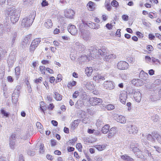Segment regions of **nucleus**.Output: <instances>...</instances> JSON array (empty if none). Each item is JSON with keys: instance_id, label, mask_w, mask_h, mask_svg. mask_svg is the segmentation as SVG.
I'll return each instance as SVG.
<instances>
[{"instance_id": "nucleus-33", "label": "nucleus", "mask_w": 161, "mask_h": 161, "mask_svg": "<svg viewBox=\"0 0 161 161\" xmlns=\"http://www.w3.org/2000/svg\"><path fill=\"white\" fill-rule=\"evenodd\" d=\"M94 147L96 148L97 150L99 151H101L104 149L106 147V146L104 145H95Z\"/></svg>"}, {"instance_id": "nucleus-22", "label": "nucleus", "mask_w": 161, "mask_h": 161, "mask_svg": "<svg viewBox=\"0 0 161 161\" xmlns=\"http://www.w3.org/2000/svg\"><path fill=\"white\" fill-rule=\"evenodd\" d=\"M81 34L82 38L85 41L88 40L90 38V33L87 31H84L83 32H81Z\"/></svg>"}, {"instance_id": "nucleus-1", "label": "nucleus", "mask_w": 161, "mask_h": 161, "mask_svg": "<svg viewBox=\"0 0 161 161\" xmlns=\"http://www.w3.org/2000/svg\"><path fill=\"white\" fill-rule=\"evenodd\" d=\"M4 13L6 16L9 18L13 24H15L18 21L20 14L14 7L7 8L5 10Z\"/></svg>"}, {"instance_id": "nucleus-29", "label": "nucleus", "mask_w": 161, "mask_h": 161, "mask_svg": "<svg viewBox=\"0 0 161 161\" xmlns=\"http://www.w3.org/2000/svg\"><path fill=\"white\" fill-rule=\"evenodd\" d=\"M115 58V55L114 54H111L107 55V54L106 55L105 57L104 60L106 61H109L110 59H114Z\"/></svg>"}, {"instance_id": "nucleus-8", "label": "nucleus", "mask_w": 161, "mask_h": 161, "mask_svg": "<svg viewBox=\"0 0 161 161\" xmlns=\"http://www.w3.org/2000/svg\"><path fill=\"white\" fill-rule=\"evenodd\" d=\"M103 86L105 88L108 90H113L115 87L114 83L112 81H106Z\"/></svg>"}, {"instance_id": "nucleus-59", "label": "nucleus", "mask_w": 161, "mask_h": 161, "mask_svg": "<svg viewBox=\"0 0 161 161\" xmlns=\"http://www.w3.org/2000/svg\"><path fill=\"white\" fill-rule=\"evenodd\" d=\"M1 114L3 115V116L8 117L9 116V113L8 112H6V111H1Z\"/></svg>"}, {"instance_id": "nucleus-23", "label": "nucleus", "mask_w": 161, "mask_h": 161, "mask_svg": "<svg viewBox=\"0 0 161 161\" xmlns=\"http://www.w3.org/2000/svg\"><path fill=\"white\" fill-rule=\"evenodd\" d=\"M134 97L136 101L138 102H139L141 99V94L139 92H136L134 93Z\"/></svg>"}, {"instance_id": "nucleus-58", "label": "nucleus", "mask_w": 161, "mask_h": 161, "mask_svg": "<svg viewBox=\"0 0 161 161\" xmlns=\"http://www.w3.org/2000/svg\"><path fill=\"white\" fill-rule=\"evenodd\" d=\"M44 146L43 145L41 144L40 146V152L41 153H43L44 152V150L43 149Z\"/></svg>"}, {"instance_id": "nucleus-6", "label": "nucleus", "mask_w": 161, "mask_h": 161, "mask_svg": "<svg viewBox=\"0 0 161 161\" xmlns=\"http://www.w3.org/2000/svg\"><path fill=\"white\" fill-rule=\"evenodd\" d=\"M11 29V27L9 25L0 24V36H3L6 32L10 31Z\"/></svg>"}, {"instance_id": "nucleus-62", "label": "nucleus", "mask_w": 161, "mask_h": 161, "mask_svg": "<svg viewBox=\"0 0 161 161\" xmlns=\"http://www.w3.org/2000/svg\"><path fill=\"white\" fill-rule=\"evenodd\" d=\"M87 25H88V26L90 27V28L92 29H93V25H94V23L91 22V23H87Z\"/></svg>"}, {"instance_id": "nucleus-25", "label": "nucleus", "mask_w": 161, "mask_h": 161, "mask_svg": "<svg viewBox=\"0 0 161 161\" xmlns=\"http://www.w3.org/2000/svg\"><path fill=\"white\" fill-rule=\"evenodd\" d=\"M121 158L123 160L126 161H134L133 158L126 154L121 156Z\"/></svg>"}, {"instance_id": "nucleus-54", "label": "nucleus", "mask_w": 161, "mask_h": 161, "mask_svg": "<svg viewBox=\"0 0 161 161\" xmlns=\"http://www.w3.org/2000/svg\"><path fill=\"white\" fill-rule=\"evenodd\" d=\"M40 70L42 74H45L46 67L44 66H40Z\"/></svg>"}, {"instance_id": "nucleus-37", "label": "nucleus", "mask_w": 161, "mask_h": 161, "mask_svg": "<svg viewBox=\"0 0 161 161\" xmlns=\"http://www.w3.org/2000/svg\"><path fill=\"white\" fill-rule=\"evenodd\" d=\"M15 74L16 76V78L17 79L18 78L20 75V67L19 66L16 67L15 69Z\"/></svg>"}, {"instance_id": "nucleus-53", "label": "nucleus", "mask_w": 161, "mask_h": 161, "mask_svg": "<svg viewBox=\"0 0 161 161\" xmlns=\"http://www.w3.org/2000/svg\"><path fill=\"white\" fill-rule=\"evenodd\" d=\"M152 147H153L156 151L158 153L161 152V148L158 146H153Z\"/></svg>"}, {"instance_id": "nucleus-26", "label": "nucleus", "mask_w": 161, "mask_h": 161, "mask_svg": "<svg viewBox=\"0 0 161 161\" xmlns=\"http://www.w3.org/2000/svg\"><path fill=\"white\" fill-rule=\"evenodd\" d=\"M109 128L110 126L108 125L107 124L105 125L102 128V132L104 134H106L109 130Z\"/></svg>"}, {"instance_id": "nucleus-9", "label": "nucleus", "mask_w": 161, "mask_h": 161, "mask_svg": "<svg viewBox=\"0 0 161 161\" xmlns=\"http://www.w3.org/2000/svg\"><path fill=\"white\" fill-rule=\"evenodd\" d=\"M41 41V39L39 38H36L34 40L31 44L30 51H34L37 47Z\"/></svg>"}, {"instance_id": "nucleus-19", "label": "nucleus", "mask_w": 161, "mask_h": 161, "mask_svg": "<svg viewBox=\"0 0 161 161\" xmlns=\"http://www.w3.org/2000/svg\"><path fill=\"white\" fill-rule=\"evenodd\" d=\"M31 34H29L24 38L23 42L22 43V45L23 46L22 47L23 48H25L27 46V44L29 43V41L31 40Z\"/></svg>"}, {"instance_id": "nucleus-14", "label": "nucleus", "mask_w": 161, "mask_h": 161, "mask_svg": "<svg viewBox=\"0 0 161 161\" xmlns=\"http://www.w3.org/2000/svg\"><path fill=\"white\" fill-rule=\"evenodd\" d=\"M68 31L73 35H75L77 33V30L76 27L73 25L69 24L68 27Z\"/></svg>"}, {"instance_id": "nucleus-5", "label": "nucleus", "mask_w": 161, "mask_h": 161, "mask_svg": "<svg viewBox=\"0 0 161 161\" xmlns=\"http://www.w3.org/2000/svg\"><path fill=\"white\" fill-rule=\"evenodd\" d=\"M21 88L20 85H18L14 89L12 94V102L14 104H16L18 101V97L20 93V90Z\"/></svg>"}, {"instance_id": "nucleus-30", "label": "nucleus", "mask_w": 161, "mask_h": 161, "mask_svg": "<svg viewBox=\"0 0 161 161\" xmlns=\"http://www.w3.org/2000/svg\"><path fill=\"white\" fill-rule=\"evenodd\" d=\"M79 61L82 63L87 62L89 61V58L86 55H84L82 56L81 57L79 58Z\"/></svg>"}, {"instance_id": "nucleus-2", "label": "nucleus", "mask_w": 161, "mask_h": 161, "mask_svg": "<svg viewBox=\"0 0 161 161\" xmlns=\"http://www.w3.org/2000/svg\"><path fill=\"white\" fill-rule=\"evenodd\" d=\"M89 50L90 52V55L94 58H100V56L105 57L107 54V51L105 47H102L100 49L97 47H91Z\"/></svg>"}, {"instance_id": "nucleus-43", "label": "nucleus", "mask_w": 161, "mask_h": 161, "mask_svg": "<svg viewBox=\"0 0 161 161\" xmlns=\"http://www.w3.org/2000/svg\"><path fill=\"white\" fill-rule=\"evenodd\" d=\"M15 144V141H9V145L11 149H14V148Z\"/></svg>"}, {"instance_id": "nucleus-31", "label": "nucleus", "mask_w": 161, "mask_h": 161, "mask_svg": "<svg viewBox=\"0 0 161 161\" xmlns=\"http://www.w3.org/2000/svg\"><path fill=\"white\" fill-rule=\"evenodd\" d=\"M79 120L78 119L76 120L72 123L71 128L73 130H74L78 126L79 124Z\"/></svg>"}, {"instance_id": "nucleus-34", "label": "nucleus", "mask_w": 161, "mask_h": 161, "mask_svg": "<svg viewBox=\"0 0 161 161\" xmlns=\"http://www.w3.org/2000/svg\"><path fill=\"white\" fill-rule=\"evenodd\" d=\"M55 95L54 98L57 101H60L62 99V96L61 95L59 94L57 92H54Z\"/></svg>"}, {"instance_id": "nucleus-35", "label": "nucleus", "mask_w": 161, "mask_h": 161, "mask_svg": "<svg viewBox=\"0 0 161 161\" xmlns=\"http://www.w3.org/2000/svg\"><path fill=\"white\" fill-rule=\"evenodd\" d=\"M136 92V90L134 88V87L130 86L128 87L127 89V92L128 93L130 94H133L134 93V94L135 92Z\"/></svg>"}, {"instance_id": "nucleus-13", "label": "nucleus", "mask_w": 161, "mask_h": 161, "mask_svg": "<svg viewBox=\"0 0 161 161\" xmlns=\"http://www.w3.org/2000/svg\"><path fill=\"white\" fill-rule=\"evenodd\" d=\"M17 36V34L16 32H13L10 36V38L9 40V45L13 47L14 43Z\"/></svg>"}, {"instance_id": "nucleus-41", "label": "nucleus", "mask_w": 161, "mask_h": 161, "mask_svg": "<svg viewBox=\"0 0 161 161\" xmlns=\"http://www.w3.org/2000/svg\"><path fill=\"white\" fill-rule=\"evenodd\" d=\"M76 82L75 81L73 80L69 82L68 83L67 86L69 88H71L72 86H75L76 85Z\"/></svg>"}, {"instance_id": "nucleus-50", "label": "nucleus", "mask_w": 161, "mask_h": 161, "mask_svg": "<svg viewBox=\"0 0 161 161\" xmlns=\"http://www.w3.org/2000/svg\"><path fill=\"white\" fill-rule=\"evenodd\" d=\"M147 149H148V148L146 147V149L144 150V152L145 153L147 154L149 157H151L153 154H152L151 153H150Z\"/></svg>"}, {"instance_id": "nucleus-20", "label": "nucleus", "mask_w": 161, "mask_h": 161, "mask_svg": "<svg viewBox=\"0 0 161 161\" xmlns=\"http://www.w3.org/2000/svg\"><path fill=\"white\" fill-rule=\"evenodd\" d=\"M2 86L3 91V95L5 97H7L8 95L10 94L11 92L10 90H8L6 84H3Z\"/></svg>"}, {"instance_id": "nucleus-16", "label": "nucleus", "mask_w": 161, "mask_h": 161, "mask_svg": "<svg viewBox=\"0 0 161 161\" xmlns=\"http://www.w3.org/2000/svg\"><path fill=\"white\" fill-rule=\"evenodd\" d=\"M118 132L117 128L116 127H113L109 130L108 137L110 138L116 134Z\"/></svg>"}, {"instance_id": "nucleus-42", "label": "nucleus", "mask_w": 161, "mask_h": 161, "mask_svg": "<svg viewBox=\"0 0 161 161\" xmlns=\"http://www.w3.org/2000/svg\"><path fill=\"white\" fill-rule=\"evenodd\" d=\"M152 119L154 122L158 123L159 121V117L157 115H155L152 117Z\"/></svg>"}, {"instance_id": "nucleus-21", "label": "nucleus", "mask_w": 161, "mask_h": 161, "mask_svg": "<svg viewBox=\"0 0 161 161\" xmlns=\"http://www.w3.org/2000/svg\"><path fill=\"white\" fill-rule=\"evenodd\" d=\"M131 83L136 86H140L143 84V81L139 79L133 80H131Z\"/></svg>"}, {"instance_id": "nucleus-47", "label": "nucleus", "mask_w": 161, "mask_h": 161, "mask_svg": "<svg viewBox=\"0 0 161 161\" xmlns=\"http://www.w3.org/2000/svg\"><path fill=\"white\" fill-rule=\"evenodd\" d=\"M106 108L108 110H111L114 109L115 106L112 104H108L106 106Z\"/></svg>"}, {"instance_id": "nucleus-24", "label": "nucleus", "mask_w": 161, "mask_h": 161, "mask_svg": "<svg viewBox=\"0 0 161 161\" xmlns=\"http://www.w3.org/2000/svg\"><path fill=\"white\" fill-rule=\"evenodd\" d=\"M85 86L87 89L92 90L93 89L94 87V85L92 81H88L86 82L85 84Z\"/></svg>"}, {"instance_id": "nucleus-40", "label": "nucleus", "mask_w": 161, "mask_h": 161, "mask_svg": "<svg viewBox=\"0 0 161 161\" xmlns=\"http://www.w3.org/2000/svg\"><path fill=\"white\" fill-rule=\"evenodd\" d=\"M111 5L115 7L116 9L119 6V3L116 0L112 1L111 3Z\"/></svg>"}, {"instance_id": "nucleus-61", "label": "nucleus", "mask_w": 161, "mask_h": 161, "mask_svg": "<svg viewBox=\"0 0 161 161\" xmlns=\"http://www.w3.org/2000/svg\"><path fill=\"white\" fill-rule=\"evenodd\" d=\"M79 92L78 91H76L73 95V97L74 98H76L79 95Z\"/></svg>"}, {"instance_id": "nucleus-12", "label": "nucleus", "mask_w": 161, "mask_h": 161, "mask_svg": "<svg viewBox=\"0 0 161 161\" xmlns=\"http://www.w3.org/2000/svg\"><path fill=\"white\" fill-rule=\"evenodd\" d=\"M90 101L92 105H99L102 103L101 99L96 97L91 98Z\"/></svg>"}, {"instance_id": "nucleus-32", "label": "nucleus", "mask_w": 161, "mask_h": 161, "mask_svg": "<svg viewBox=\"0 0 161 161\" xmlns=\"http://www.w3.org/2000/svg\"><path fill=\"white\" fill-rule=\"evenodd\" d=\"M79 29L80 32H83L85 31L86 26L84 23L82 21L81 23H80L79 25Z\"/></svg>"}, {"instance_id": "nucleus-4", "label": "nucleus", "mask_w": 161, "mask_h": 161, "mask_svg": "<svg viewBox=\"0 0 161 161\" xmlns=\"http://www.w3.org/2000/svg\"><path fill=\"white\" fill-rule=\"evenodd\" d=\"M35 14L34 12H32L28 17L23 19L21 22V25L22 28L30 27L32 25L35 19Z\"/></svg>"}, {"instance_id": "nucleus-48", "label": "nucleus", "mask_w": 161, "mask_h": 161, "mask_svg": "<svg viewBox=\"0 0 161 161\" xmlns=\"http://www.w3.org/2000/svg\"><path fill=\"white\" fill-rule=\"evenodd\" d=\"M36 125L37 128L40 130L39 131H42L43 128V126L41 123L39 122H37L36 124Z\"/></svg>"}, {"instance_id": "nucleus-15", "label": "nucleus", "mask_w": 161, "mask_h": 161, "mask_svg": "<svg viewBox=\"0 0 161 161\" xmlns=\"http://www.w3.org/2000/svg\"><path fill=\"white\" fill-rule=\"evenodd\" d=\"M114 119L117 122L121 124H125L126 123V120L125 117L121 115H119L118 114H114Z\"/></svg>"}, {"instance_id": "nucleus-49", "label": "nucleus", "mask_w": 161, "mask_h": 161, "mask_svg": "<svg viewBox=\"0 0 161 161\" xmlns=\"http://www.w3.org/2000/svg\"><path fill=\"white\" fill-rule=\"evenodd\" d=\"M77 139L76 137H75L72 139L70 140L69 141V144L71 145H73L75 142L77 141Z\"/></svg>"}, {"instance_id": "nucleus-38", "label": "nucleus", "mask_w": 161, "mask_h": 161, "mask_svg": "<svg viewBox=\"0 0 161 161\" xmlns=\"http://www.w3.org/2000/svg\"><path fill=\"white\" fill-rule=\"evenodd\" d=\"M40 109L42 111H45L47 109V108L46 106V103L43 102H41L40 103Z\"/></svg>"}, {"instance_id": "nucleus-56", "label": "nucleus", "mask_w": 161, "mask_h": 161, "mask_svg": "<svg viewBox=\"0 0 161 161\" xmlns=\"http://www.w3.org/2000/svg\"><path fill=\"white\" fill-rule=\"evenodd\" d=\"M76 147L80 152H81L82 148V146L81 143H77L76 145Z\"/></svg>"}, {"instance_id": "nucleus-64", "label": "nucleus", "mask_w": 161, "mask_h": 161, "mask_svg": "<svg viewBox=\"0 0 161 161\" xmlns=\"http://www.w3.org/2000/svg\"><path fill=\"white\" fill-rule=\"evenodd\" d=\"M122 18L125 21H127L128 19V16L127 15H123Z\"/></svg>"}, {"instance_id": "nucleus-3", "label": "nucleus", "mask_w": 161, "mask_h": 161, "mask_svg": "<svg viewBox=\"0 0 161 161\" xmlns=\"http://www.w3.org/2000/svg\"><path fill=\"white\" fill-rule=\"evenodd\" d=\"M144 137L146 138L147 140L152 143L155 142V140H157L158 142L161 144V135L157 132H153L152 134H142V140L144 141Z\"/></svg>"}, {"instance_id": "nucleus-55", "label": "nucleus", "mask_w": 161, "mask_h": 161, "mask_svg": "<svg viewBox=\"0 0 161 161\" xmlns=\"http://www.w3.org/2000/svg\"><path fill=\"white\" fill-rule=\"evenodd\" d=\"M131 149H132V150L133 152L134 153H135L136 152H138L139 151L140 152L139 150V149L136 147H130Z\"/></svg>"}, {"instance_id": "nucleus-57", "label": "nucleus", "mask_w": 161, "mask_h": 161, "mask_svg": "<svg viewBox=\"0 0 161 161\" xmlns=\"http://www.w3.org/2000/svg\"><path fill=\"white\" fill-rule=\"evenodd\" d=\"M9 141H15V134H12L9 138Z\"/></svg>"}, {"instance_id": "nucleus-7", "label": "nucleus", "mask_w": 161, "mask_h": 161, "mask_svg": "<svg viewBox=\"0 0 161 161\" xmlns=\"http://www.w3.org/2000/svg\"><path fill=\"white\" fill-rule=\"evenodd\" d=\"M127 131L130 134H136L138 131L137 127L133 125H128L127 126Z\"/></svg>"}, {"instance_id": "nucleus-45", "label": "nucleus", "mask_w": 161, "mask_h": 161, "mask_svg": "<svg viewBox=\"0 0 161 161\" xmlns=\"http://www.w3.org/2000/svg\"><path fill=\"white\" fill-rule=\"evenodd\" d=\"M78 49V50L80 52H82L84 51L85 49V47L82 44H81L77 48Z\"/></svg>"}, {"instance_id": "nucleus-28", "label": "nucleus", "mask_w": 161, "mask_h": 161, "mask_svg": "<svg viewBox=\"0 0 161 161\" xmlns=\"http://www.w3.org/2000/svg\"><path fill=\"white\" fill-rule=\"evenodd\" d=\"M88 9L91 11H93L95 7V5L93 2L90 1L87 4Z\"/></svg>"}, {"instance_id": "nucleus-44", "label": "nucleus", "mask_w": 161, "mask_h": 161, "mask_svg": "<svg viewBox=\"0 0 161 161\" xmlns=\"http://www.w3.org/2000/svg\"><path fill=\"white\" fill-rule=\"evenodd\" d=\"M83 140L86 143H92V141L89 138L87 137H84Z\"/></svg>"}, {"instance_id": "nucleus-27", "label": "nucleus", "mask_w": 161, "mask_h": 161, "mask_svg": "<svg viewBox=\"0 0 161 161\" xmlns=\"http://www.w3.org/2000/svg\"><path fill=\"white\" fill-rule=\"evenodd\" d=\"M45 26L47 28H51L53 26V23L51 20L50 19H48L46 20L44 24Z\"/></svg>"}, {"instance_id": "nucleus-10", "label": "nucleus", "mask_w": 161, "mask_h": 161, "mask_svg": "<svg viewBox=\"0 0 161 161\" xmlns=\"http://www.w3.org/2000/svg\"><path fill=\"white\" fill-rule=\"evenodd\" d=\"M128 64L126 62L120 61L118 63L117 68L120 70H125L127 69L129 67Z\"/></svg>"}, {"instance_id": "nucleus-51", "label": "nucleus", "mask_w": 161, "mask_h": 161, "mask_svg": "<svg viewBox=\"0 0 161 161\" xmlns=\"http://www.w3.org/2000/svg\"><path fill=\"white\" fill-rule=\"evenodd\" d=\"M105 7L108 11H110L111 10L112 7L110 5L109 3L108 2L105 5Z\"/></svg>"}, {"instance_id": "nucleus-17", "label": "nucleus", "mask_w": 161, "mask_h": 161, "mask_svg": "<svg viewBox=\"0 0 161 161\" xmlns=\"http://www.w3.org/2000/svg\"><path fill=\"white\" fill-rule=\"evenodd\" d=\"M75 14L74 11L71 9H67L65 10V16L69 18H72Z\"/></svg>"}, {"instance_id": "nucleus-39", "label": "nucleus", "mask_w": 161, "mask_h": 161, "mask_svg": "<svg viewBox=\"0 0 161 161\" xmlns=\"http://www.w3.org/2000/svg\"><path fill=\"white\" fill-rule=\"evenodd\" d=\"M93 80L96 81L97 80H105L104 77L101 76L100 75H97L96 76H95L93 78Z\"/></svg>"}, {"instance_id": "nucleus-18", "label": "nucleus", "mask_w": 161, "mask_h": 161, "mask_svg": "<svg viewBox=\"0 0 161 161\" xmlns=\"http://www.w3.org/2000/svg\"><path fill=\"white\" fill-rule=\"evenodd\" d=\"M127 96V92H123L121 93L119 96L120 101L123 104H125V103Z\"/></svg>"}, {"instance_id": "nucleus-63", "label": "nucleus", "mask_w": 161, "mask_h": 161, "mask_svg": "<svg viewBox=\"0 0 161 161\" xmlns=\"http://www.w3.org/2000/svg\"><path fill=\"white\" fill-rule=\"evenodd\" d=\"M94 25H93V29L97 30L100 28V27L99 25L97 24H96L94 23Z\"/></svg>"}, {"instance_id": "nucleus-11", "label": "nucleus", "mask_w": 161, "mask_h": 161, "mask_svg": "<svg viewBox=\"0 0 161 161\" xmlns=\"http://www.w3.org/2000/svg\"><path fill=\"white\" fill-rule=\"evenodd\" d=\"M16 60V56L14 54L11 53L9 55L7 60V62L9 67H12Z\"/></svg>"}, {"instance_id": "nucleus-60", "label": "nucleus", "mask_w": 161, "mask_h": 161, "mask_svg": "<svg viewBox=\"0 0 161 161\" xmlns=\"http://www.w3.org/2000/svg\"><path fill=\"white\" fill-rule=\"evenodd\" d=\"M0 161H9L7 158L4 156H0Z\"/></svg>"}, {"instance_id": "nucleus-46", "label": "nucleus", "mask_w": 161, "mask_h": 161, "mask_svg": "<svg viewBox=\"0 0 161 161\" xmlns=\"http://www.w3.org/2000/svg\"><path fill=\"white\" fill-rule=\"evenodd\" d=\"M103 124V122L101 119H98L97 120L96 125L97 127H99Z\"/></svg>"}, {"instance_id": "nucleus-36", "label": "nucleus", "mask_w": 161, "mask_h": 161, "mask_svg": "<svg viewBox=\"0 0 161 161\" xmlns=\"http://www.w3.org/2000/svg\"><path fill=\"white\" fill-rule=\"evenodd\" d=\"M93 69L91 67L89 68L87 67L85 69L86 73L87 75V76H90L92 72Z\"/></svg>"}, {"instance_id": "nucleus-52", "label": "nucleus", "mask_w": 161, "mask_h": 161, "mask_svg": "<svg viewBox=\"0 0 161 161\" xmlns=\"http://www.w3.org/2000/svg\"><path fill=\"white\" fill-rule=\"evenodd\" d=\"M153 161H160V158L159 157L153 156L151 157Z\"/></svg>"}]
</instances>
